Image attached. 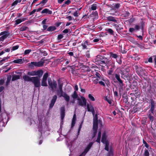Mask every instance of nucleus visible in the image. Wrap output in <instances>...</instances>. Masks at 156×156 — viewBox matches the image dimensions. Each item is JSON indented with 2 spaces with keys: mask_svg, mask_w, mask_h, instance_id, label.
<instances>
[{
  "mask_svg": "<svg viewBox=\"0 0 156 156\" xmlns=\"http://www.w3.org/2000/svg\"><path fill=\"white\" fill-rule=\"evenodd\" d=\"M96 62H98L99 63L106 64L109 62V59L104 56L98 55L95 59Z\"/></svg>",
  "mask_w": 156,
  "mask_h": 156,
  "instance_id": "obj_1",
  "label": "nucleus"
},
{
  "mask_svg": "<svg viewBox=\"0 0 156 156\" xmlns=\"http://www.w3.org/2000/svg\"><path fill=\"white\" fill-rule=\"evenodd\" d=\"M45 58L44 57L42 58L41 60H43L44 61H43L41 60L38 62H32L30 63H29L28 64L30 68L33 67L34 66L38 67L43 66L44 63V61H47V59H44Z\"/></svg>",
  "mask_w": 156,
  "mask_h": 156,
  "instance_id": "obj_2",
  "label": "nucleus"
},
{
  "mask_svg": "<svg viewBox=\"0 0 156 156\" xmlns=\"http://www.w3.org/2000/svg\"><path fill=\"white\" fill-rule=\"evenodd\" d=\"M122 78L125 80H130V77L129 75V69H121L120 71Z\"/></svg>",
  "mask_w": 156,
  "mask_h": 156,
  "instance_id": "obj_3",
  "label": "nucleus"
},
{
  "mask_svg": "<svg viewBox=\"0 0 156 156\" xmlns=\"http://www.w3.org/2000/svg\"><path fill=\"white\" fill-rule=\"evenodd\" d=\"M134 67L136 73L140 76L143 77L144 76H147V73L141 67L137 65H135Z\"/></svg>",
  "mask_w": 156,
  "mask_h": 156,
  "instance_id": "obj_4",
  "label": "nucleus"
},
{
  "mask_svg": "<svg viewBox=\"0 0 156 156\" xmlns=\"http://www.w3.org/2000/svg\"><path fill=\"white\" fill-rule=\"evenodd\" d=\"M155 98L151 97L149 100L148 99L149 102L150 103L151 106L149 112H151L153 115L154 114V111L155 109L156 105V101H155Z\"/></svg>",
  "mask_w": 156,
  "mask_h": 156,
  "instance_id": "obj_5",
  "label": "nucleus"
},
{
  "mask_svg": "<svg viewBox=\"0 0 156 156\" xmlns=\"http://www.w3.org/2000/svg\"><path fill=\"white\" fill-rule=\"evenodd\" d=\"M43 72L42 70H39L37 71H32L28 72L27 74L31 76H38V77H41L43 75Z\"/></svg>",
  "mask_w": 156,
  "mask_h": 156,
  "instance_id": "obj_6",
  "label": "nucleus"
},
{
  "mask_svg": "<svg viewBox=\"0 0 156 156\" xmlns=\"http://www.w3.org/2000/svg\"><path fill=\"white\" fill-rule=\"evenodd\" d=\"M107 136L105 133H104L102 135L101 142L105 144V149L107 151H108L109 143L106 141Z\"/></svg>",
  "mask_w": 156,
  "mask_h": 156,
  "instance_id": "obj_7",
  "label": "nucleus"
},
{
  "mask_svg": "<svg viewBox=\"0 0 156 156\" xmlns=\"http://www.w3.org/2000/svg\"><path fill=\"white\" fill-rule=\"evenodd\" d=\"M31 82L34 83V86L36 87L40 88L41 86V82L40 77L38 76L33 77Z\"/></svg>",
  "mask_w": 156,
  "mask_h": 156,
  "instance_id": "obj_8",
  "label": "nucleus"
},
{
  "mask_svg": "<svg viewBox=\"0 0 156 156\" xmlns=\"http://www.w3.org/2000/svg\"><path fill=\"white\" fill-rule=\"evenodd\" d=\"M77 99L78 100L77 104L78 105L82 106L86 105L87 101L85 98L83 96H81L80 98H79Z\"/></svg>",
  "mask_w": 156,
  "mask_h": 156,
  "instance_id": "obj_9",
  "label": "nucleus"
},
{
  "mask_svg": "<svg viewBox=\"0 0 156 156\" xmlns=\"http://www.w3.org/2000/svg\"><path fill=\"white\" fill-rule=\"evenodd\" d=\"M48 83L52 90H53L54 88L56 89L57 87V83L56 81L54 80L52 82L51 79L48 80Z\"/></svg>",
  "mask_w": 156,
  "mask_h": 156,
  "instance_id": "obj_10",
  "label": "nucleus"
},
{
  "mask_svg": "<svg viewBox=\"0 0 156 156\" xmlns=\"http://www.w3.org/2000/svg\"><path fill=\"white\" fill-rule=\"evenodd\" d=\"M119 87L118 89L119 92L120 97L123 93V91L125 89V84L123 83V82L119 83Z\"/></svg>",
  "mask_w": 156,
  "mask_h": 156,
  "instance_id": "obj_11",
  "label": "nucleus"
},
{
  "mask_svg": "<svg viewBox=\"0 0 156 156\" xmlns=\"http://www.w3.org/2000/svg\"><path fill=\"white\" fill-rule=\"evenodd\" d=\"M144 22L143 21H142L140 23V26L138 24H136L135 25L134 28L136 32L138 31L140 28H141L142 30H143L144 29Z\"/></svg>",
  "mask_w": 156,
  "mask_h": 156,
  "instance_id": "obj_12",
  "label": "nucleus"
},
{
  "mask_svg": "<svg viewBox=\"0 0 156 156\" xmlns=\"http://www.w3.org/2000/svg\"><path fill=\"white\" fill-rule=\"evenodd\" d=\"M58 85L59 90H57V94L58 95H59V94H64L63 91L62 90V86L63 85V83H60V80H58Z\"/></svg>",
  "mask_w": 156,
  "mask_h": 156,
  "instance_id": "obj_13",
  "label": "nucleus"
},
{
  "mask_svg": "<svg viewBox=\"0 0 156 156\" xmlns=\"http://www.w3.org/2000/svg\"><path fill=\"white\" fill-rule=\"evenodd\" d=\"M57 99V96L56 95H54L51 101L49 104V108H52L53 107Z\"/></svg>",
  "mask_w": 156,
  "mask_h": 156,
  "instance_id": "obj_14",
  "label": "nucleus"
},
{
  "mask_svg": "<svg viewBox=\"0 0 156 156\" xmlns=\"http://www.w3.org/2000/svg\"><path fill=\"white\" fill-rule=\"evenodd\" d=\"M114 76L115 77V78H112V80H115L116 79L117 80V82L118 83L123 82V81L120 78V75L119 74L115 73L114 75Z\"/></svg>",
  "mask_w": 156,
  "mask_h": 156,
  "instance_id": "obj_15",
  "label": "nucleus"
},
{
  "mask_svg": "<svg viewBox=\"0 0 156 156\" xmlns=\"http://www.w3.org/2000/svg\"><path fill=\"white\" fill-rule=\"evenodd\" d=\"M61 120L64 119L65 116V108L64 106L62 107L60 109Z\"/></svg>",
  "mask_w": 156,
  "mask_h": 156,
  "instance_id": "obj_16",
  "label": "nucleus"
},
{
  "mask_svg": "<svg viewBox=\"0 0 156 156\" xmlns=\"http://www.w3.org/2000/svg\"><path fill=\"white\" fill-rule=\"evenodd\" d=\"M61 96L64 98L66 102H69L70 100V97L66 92H64V94H61L60 95V97Z\"/></svg>",
  "mask_w": 156,
  "mask_h": 156,
  "instance_id": "obj_17",
  "label": "nucleus"
},
{
  "mask_svg": "<svg viewBox=\"0 0 156 156\" xmlns=\"http://www.w3.org/2000/svg\"><path fill=\"white\" fill-rule=\"evenodd\" d=\"M118 19V18L112 16H110L107 17V20L109 21H112L115 23H117V20H116Z\"/></svg>",
  "mask_w": 156,
  "mask_h": 156,
  "instance_id": "obj_18",
  "label": "nucleus"
},
{
  "mask_svg": "<svg viewBox=\"0 0 156 156\" xmlns=\"http://www.w3.org/2000/svg\"><path fill=\"white\" fill-rule=\"evenodd\" d=\"M120 6V5L119 3H116L113 4L112 6V8L115 10V12H117Z\"/></svg>",
  "mask_w": 156,
  "mask_h": 156,
  "instance_id": "obj_19",
  "label": "nucleus"
},
{
  "mask_svg": "<svg viewBox=\"0 0 156 156\" xmlns=\"http://www.w3.org/2000/svg\"><path fill=\"white\" fill-rule=\"evenodd\" d=\"M89 45V44L87 40L83 42L81 44L83 49H87V46Z\"/></svg>",
  "mask_w": 156,
  "mask_h": 156,
  "instance_id": "obj_20",
  "label": "nucleus"
},
{
  "mask_svg": "<svg viewBox=\"0 0 156 156\" xmlns=\"http://www.w3.org/2000/svg\"><path fill=\"white\" fill-rule=\"evenodd\" d=\"M27 18H21V19H18L16 20L15 21V25H17L22 22L25 21V20H27Z\"/></svg>",
  "mask_w": 156,
  "mask_h": 156,
  "instance_id": "obj_21",
  "label": "nucleus"
},
{
  "mask_svg": "<svg viewBox=\"0 0 156 156\" xmlns=\"http://www.w3.org/2000/svg\"><path fill=\"white\" fill-rule=\"evenodd\" d=\"M33 78V77H30L27 75H25L23 76V79L25 81L31 82Z\"/></svg>",
  "mask_w": 156,
  "mask_h": 156,
  "instance_id": "obj_22",
  "label": "nucleus"
},
{
  "mask_svg": "<svg viewBox=\"0 0 156 156\" xmlns=\"http://www.w3.org/2000/svg\"><path fill=\"white\" fill-rule=\"evenodd\" d=\"M108 151V152L107 154L108 156H113L114 155V150L112 147H110L109 151Z\"/></svg>",
  "mask_w": 156,
  "mask_h": 156,
  "instance_id": "obj_23",
  "label": "nucleus"
},
{
  "mask_svg": "<svg viewBox=\"0 0 156 156\" xmlns=\"http://www.w3.org/2000/svg\"><path fill=\"white\" fill-rule=\"evenodd\" d=\"M41 13L51 14L52 13V12L48 9H44L42 10Z\"/></svg>",
  "mask_w": 156,
  "mask_h": 156,
  "instance_id": "obj_24",
  "label": "nucleus"
},
{
  "mask_svg": "<svg viewBox=\"0 0 156 156\" xmlns=\"http://www.w3.org/2000/svg\"><path fill=\"white\" fill-rule=\"evenodd\" d=\"M112 25L115 27V28L116 29V30L117 31H119L121 30H122L123 29V28L122 27H120L119 25L117 24H115L113 23L112 24Z\"/></svg>",
  "mask_w": 156,
  "mask_h": 156,
  "instance_id": "obj_25",
  "label": "nucleus"
},
{
  "mask_svg": "<svg viewBox=\"0 0 156 156\" xmlns=\"http://www.w3.org/2000/svg\"><path fill=\"white\" fill-rule=\"evenodd\" d=\"M76 115L74 114L73 118L72 119V122L71 124V127H73L75 126L76 123Z\"/></svg>",
  "mask_w": 156,
  "mask_h": 156,
  "instance_id": "obj_26",
  "label": "nucleus"
},
{
  "mask_svg": "<svg viewBox=\"0 0 156 156\" xmlns=\"http://www.w3.org/2000/svg\"><path fill=\"white\" fill-rule=\"evenodd\" d=\"M109 54L110 57L114 58H118L119 57V56L118 54H115L112 52H110Z\"/></svg>",
  "mask_w": 156,
  "mask_h": 156,
  "instance_id": "obj_27",
  "label": "nucleus"
},
{
  "mask_svg": "<svg viewBox=\"0 0 156 156\" xmlns=\"http://www.w3.org/2000/svg\"><path fill=\"white\" fill-rule=\"evenodd\" d=\"M56 28L55 26H51L48 28L47 30L49 32L53 31L56 30Z\"/></svg>",
  "mask_w": 156,
  "mask_h": 156,
  "instance_id": "obj_28",
  "label": "nucleus"
},
{
  "mask_svg": "<svg viewBox=\"0 0 156 156\" xmlns=\"http://www.w3.org/2000/svg\"><path fill=\"white\" fill-rule=\"evenodd\" d=\"M95 75L99 79H100L101 80H103L104 81H105L103 76H101L99 73L97 72H96Z\"/></svg>",
  "mask_w": 156,
  "mask_h": 156,
  "instance_id": "obj_29",
  "label": "nucleus"
},
{
  "mask_svg": "<svg viewBox=\"0 0 156 156\" xmlns=\"http://www.w3.org/2000/svg\"><path fill=\"white\" fill-rule=\"evenodd\" d=\"M98 122L93 121V129L97 130L98 129Z\"/></svg>",
  "mask_w": 156,
  "mask_h": 156,
  "instance_id": "obj_30",
  "label": "nucleus"
},
{
  "mask_svg": "<svg viewBox=\"0 0 156 156\" xmlns=\"http://www.w3.org/2000/svg\"><path fill=\"white\" fill-rule=\"evenodd\" d=\"M130 13L128 11H126L122 14V16L124 18H128L130 15Z\"/></svg>",
  "mask_w": 156,
  "mask_h": 156,
  "instance_id": "obj_31",
  "label": "nucleus"
},
{
  "mask_svg": "<svg viewBox=\"0 0 156 156\" xmlns=\"http://www.w3.org/2000/svg\"><path fill=\"white\" fill-rule=\"evenodd\" d=\"M101 131L100 130L99 131L98 134V136L97 140H96V142H97L98 143H100L101 138Z\"/></svg>",
  "mask_w": 156,
  "mask_h": 156,
  "instance_id": "obj_32",
  "label": "nucleus"
},
{
  "mask_svg": "<svg viewBox=\"0 0 156 156\" xmlns=\"http://www.w3.org/2000/svg\"><path fill=\"white\" fill-rule=\"evenodd\" d=\"M80 68H82V69L85 70V72H90L91 70L89 67L86 66H83V67H81Z\"/></svg>",
  "mask_w": 156,
  "mask_h": 156,
  "instance_id": "obj_33",
  "label": "nucleus"
},
{
  "mask_svg": "<svg viewBox=\"0 0 156 156\" xmlns=\"http://www.w3.org/2000/svg\"><path fill=\"white\" fill-rule=\"evenodd\" d=\"M47 80L42 79L41 81V86L44 87H47L48 86Z\"/></svg>",
  "mask_w": 156,
  "mask_h": 156,
  "instance_id": "obj_34",
  "label": "nucleus"
},
{
  "mask_svg": "<svg viewBox=\"0 0 156 156\" xmlns=\"http://www.w3.org/2000/svg\"><path fill=\"white\" fill-rule=\"evenodd\" d=\"M97 6L98 5L97 4L95 3L91 5L90 8L89 9H90L91 10H95L98 8Z\"/></svg>",
  "mask_w": 156,
  "mask_h": 156,
  "instance_id": "obj_35",
  "label": "nucleus"
},
{
  "mask_svg": "<svg viewBox=\"0 0 156 156\" xmlns=\"http://www.w3.org/2000/svg\"><path fill=\"white\" fill-rule=\"evenodd\" d=\"M104 100L108 102L109 104H111L112 103V100L110 99V97H108V96H105Z\"/></svg>",
  "mask_w": 156,
  "mask_h": 156,
  "instance_id": "obj_36",
  "label": "nucleus"
},
{
  "mask_svg": "<svg viewBox=\"0 0 156 156\" xmlns=\"http://www.w3.org/2000/svg\"><path fill=\"white\" fill-rule=\"evenodd\" d=\"M12 62L15 63L21 64L23 63V62L22 61V59L18 58L16 60H14Z\"/></svg>",
  "mask_w": 156,
  "mask_h": 156,
  "instance_id": "obj_37",
  "label": "nucleus"
},
{
  "mask_svg": "<svg viewBox=\"0 0 156 156\" xmlns=\"http://www.w3.org/2000/svg\"><path fill=\"white\" fill-rule=\"evenodd\" d=\"M20 79V76L18 75H15L12 76V81H14Z\"/></svg>",
  "mask_w": 156,
  "mask_h": 156,
  "instance_id": "obj_38",
  "label": "nucleus"
},
{
  "mask_svg": "<svg viewBox=\"0 0 156 156\" xmlns=\"http://www.w3.org/2000/svg\"><path fill=\"white\" fill-rule=\"evenodd\" d=\"M89 150L90 149L89 148L86 147L83 152L79 156H84Z\"/></svg>",
  "mask_w": 156,
  "mask_h": 156,
  "instance_id": "obj_39",
  "label": "nucleus"
},
{
  "mask_svg": "<svg viewBox=\"0 0 156 156\" xmlns=\"http://www.w3.org/2000/svg\"><path fill=\"white\" fill-rule=\"evenodd\" d=\"M105 30L108 33H109L111 35H114V31L111 29L107 28L105 29Z\"/></svg>",
  "mask_w": 156,
  "mask_h": 156,
  "instance_id": "obj_40",
  "label": "nucleus"
},
{
  "mask_svg": "<svg viewBox=\"0 0 156 156\" xmlns=\"http://www.w3.org/2000/svg\"><path fill=\"white\" fill-rule=\"evenodd\" d=\"M148 117L149 118V119L151 122H152L154 120V117L150 113L148 115Z\"/></svg>",
  "mask_w": 156,
  "mask_h": 156,
  "instance_id": "obj_41",
  "label": "nucleus"
},
{
  "mask_svg": "<svg viewBox=\"0 0 156 156\" xmlns=\"http://www.w3.org/2000/svg\"><path fill=\"white\" fill-rule=\"evenodd\" d=\"M135 45L141 49H143L144 48V44H139L136 42Z\"/></svg>",
  "mask_w": 156,
  "mask_h": 156,
  "instance_id": "obj_42",
  "label": "nucleus"
},
{
  "mask_svg": "<svg viewBox=\"0 0 156 156\" xmlns=\"http://www.w3.org/2000/svg\"><path fill=\"white\" fill-rule=\"evenodd\" d=\"M72 97L74 99H76L78 97V94L76 91H75L73 94L72 95Z\"/></svg>",
  "mask_w": 156,
  "mask_h": 156,
  "instance_id": "obj_43",
  "label": "nucleus"
},
{
  "mask_svg": "<svg viewBox=\"0 0 156 156\" xmlns=\"http://www.w3.org/2000/svg\"><path fill=\"white\" fill-rule=\"evenodd\" d=\"M149 155L150 154L148 150L145 149L143 153V155L144 156H149Z\"/></svg>",
  "mask_w": 156,
  "mask_h": 156,
  "instance_id": "obj_44",
  "label": "nucleus"
},
{
  "mask_svg": "<svg viewBox=\"0 0 156 156\" xmlns=\"http://www.w3.org/2000/svg\"><path fill=\"white\" fill-rule=\"evenodd\" d=\"M8 35V37L9 35V33L8 31H5L1 32L0 33V35Z\"/></svg>",
  "mask_w": 156,
  "mask_h": 156,
  "instance_id": "obj_45",
  "label": "nucleus"
},
{
  "mask_svg": "<svg viewBox=\"0 0 156 156\" xmlns=\"http://www.w3.org/2000/svg\"><path fill=\"white\" fill-rule=\"evenodd\" d=\"M88 98L89 99L92 101H94L95 100L94 97L91 94H89L88 95Z\"/></svg>",
  "mask_w": 156,
  "mask_h": 156,
  "instance_id": "obj_46",
  "label": "nucleus"
},
{
  "mask_svg": "<svg viewBox=\"0 0 156 156\" xmlns=\"http://www.w3.org/2000/svg\"><path fill=\"white\" fill-rule=\"evenodd\" d=\"M8 37V35H3L0 37V41H3Z\"/></svg>",
  "mask_w": 156,
  "mask_h": 156,
  "instance_id": "obj_47",
  "label": "nucleus"
},
{
  "mask_svg": "<svg viewBox=\"0 0 156 156\" xmlns=\"http://www.w3.org/2000/svg\"><path fill=\"white\" fill-rule=\"evenodd\" d=\"M91 15V16H94V18H95L96 16H98V13L96 11L95 12L93 11L92 12Z\"/></svg>",
  "mask_w": 156,
  "mask_h": 156,
  "instance_id": "obj_48",
  "label": "nucleus"
},
{
  "mask_svg": "<svg viewBox=\"0 0 156 156\" xmlns=\"http://www.w3.org/2000/svg\"><path fill=\"white\" fill-rule=\"evenodd\" d=\"M48 76V73L46 72L44 74V75L43 76L42 79L47 80Z\"/></svg>",
  "mask_w": 156,
  "mask_h": 156,
  "instance_id": "obj_49",
  "label": "nucleus"
},
{
  "mask_svg": "<svg viewBox=\"0 0 156 156\" xmlns=\"http://www.w3.org/2000/svg\"><path fill=\"white\" fill-rule=\"evenodd\" d=\"M128 97L127 95H125V98L124 99V101L126 104H128L129 102H128Z\"/></svg>",
  "mask_w": 156,
  "mask_h": 156,
  "instance_id": "obj_50",
  "label": "nucleus"
},
{
  "mask_svg": "<svg viewBox=\"0 0 156 156\" xmlns=\"http://www.w3.org/2000/svg\"><path fill=\"white\" fill-rule=\"evenodd\" d=\"M27 29H28L27 27L26 26H23L20 28V31H23L26 30Z\"/></svg>",
  "mask_w": 156,
  "mask_h": 156,
  "instance_id": "obj_51",
  "label": "nucleus"
},
{
  "mask_svg": "<svg viewBox=\"0 0 156 156\" xmlns=\"http://www.w3.org/2000/svg\"><path fill=\"white\" fill-rule=\"evenodd\" d=\"M19 47V45H17L12 47L11 49L12 51H13L17 49Z\"/></svg>",
  "mask_w": 156,
  "mask_h": 156,
  "instance_id": "obj_52",
  "label": "nucleus"
},
{
  "mask_svg": "<svg viewBox=\"0 0 156 156\" xmlns=\"http://www.w3.org/2000/svg\"><path fill=\"white\" fill-rule=\"evenodd\" d=\"M143 143L144 144V146L147 148H148L150 147V145L148 144L147 142L144 140V139L143 140Z\"/></svg>",
  "mask_w": 156,
  "mask_h": 156,
  "instance_id": "obj_53",
  "label": "nucleus"
},
{
  "mask_svg": "<svg viewBox=\"0 0 156 156\" xmlns=\"http://www.w3.org/2000/svg\"><path fill=\"white\" fill-rule=\"evenodd\" d=\"M111 9L109 10V12H110V14L114 15L115 13H116L117 12H115V10L113 9V8H112V7H111Z\"/></svg>",
  "mask_w": 156,
  "mask_h": 156,
  "instance_id": "obj_54",
  "label": "nucleus"
},
{
  "mask_svg": "<svg viewBox=\"0 0 156 156\" xmlns=\"http://www.w3.org/2000/svg\"><path fill=\"white\" fill-rule=\"evenodd\" d=\"M90 108H91V112L92 115H94L95 114V110L94 108L92 105L90 106Z\"/></svg>",
  "mask_w": 156,
  "mask_h": 156,
  "instance_id": "obj_55",
  "label": "nucleus"
},
{
  "mask_svg": "<svg viewBox=\"0 0 156 156\" xmlns=\"http://www.w3.org/2000/svg\"><path fill=\"white\" fill-rule=\"evenodd\" d=\"M31 51V49H27L24 52V55H27Z\"/></svg>",
  "mask_w": 156,
  "mask_h": 156,
  "instance_id": "obj_56",
  "label": "nucleus"
},
{
  "mask_svg": "<svg viewBox=\"0 0 156 156\" xmlns=\"http://www.w3.org/2000/svg\"><path fill=\"white\" fill-rule=\"evenodd\" d=\"M113 72V69L112 68H110V69L108 70V75H111L112 74Z\"/></svg>",
  "mask_w": 156,
  "mask_h": 156,
  "instance_id": "obj_57",
  "label": "nucleus"
},
{
  "mask_svg": "<svg viewBox=\"0 0 156 156\" xmlns=\"http://www.w3.org/2000/svg\"><path fill=\"white\" fill-rule=\"evenodd\" d=\"M93 121L98 122V116L97 114L95 115L94 116V117Z\"/></svg>",
  "mask_w": 156,
  "mask_h": 156,
  "instance_id": "obj_58",
  "label": "nucleus"
},
{
  "mask_svg": "<svg viewBox=\"0 0 156 156\" xmlns=\"http://www.w3.org/2000/svg\"><path fill=\"white\" fill-rule=\"evenodd\" d=\"M93 144V142H91L89 143V144L87 145V147L89 148V149H90L91 147L92 146Z\"/></svg>",
  "mask_w": 156,
  "mask_h": 156,
  "instance_id": "obj_59",
  "label": "nucleus"
},
{
  "mask_svg": "<svg viewBox=\"0 0 156 156\" xmlns=\"http://www.w3.org/2000/svg\"><path fill=\"white\" fill-rule=\"evenodd\" d=\"M114 92V94L115 96H116V97H119V95L117 89H116V90L115 91H114V89L113 90Z\"/></svg>",
  "mask_w": 156,
  "mask_h": 156,
  "instance_id": "obj_60",
  "label": "nucleus"
},
{
  "mask_svg": "<svg viewBox=\"0 0 156 156\" xmlns=\"http://www.w3.org/2000/svg\"><path fill=\"white\" fill-rule=\"evenodd\" d=\"M63 37V36L62 34H59L58 36L57 39L58 40H60Z\"/></svg>",
  "mask_w": 156,
  "mask_h": 156,
  "instance_id": "obj_61",
  "label": "nucleus"
},
{
  "mask_svg": "<svg viewBox=\"0 0 156 156\" xmlns=\"http://www.w3.org/2000/svg\"><path fill=\"white\" fill-rule=\"evenodd\" d=\"M9 57L7 56V57H4L1 60V62H4L6 61H7L8 60V59L9 58Z\"/></svg>",
  "mask_w": 156,
  "mask_h": 156,
  "instance_id": "obj_62",
  "label": "nucleus"
},
{
  "mask_svg": "<svg viewBox=\"0 0 156 156\" xmlns=\"http://www.w3.org/2000/svg\"><path fill=\"white\" fill-rule=\"evenodd\" d=\"M129 31L130 33H133L136 31L134 28L132 27H130L129 28Z\"/></svg>",
  "mask_w": 156,
  "mask_h": 156,
  "instance_id": "obj_63",
  "label": "nucleus"
},
{
  "mask_svg": "<svg viewBox=\"0 0 156 156\" xmlns=\"http://www.w3.org/2000/svg\"><path fill=\"white\" fill-rule=\"evenodd\" d=\"M154 57V66L155 67H156V55L153 56Z\"/></svg>",
  "mask_w": 156,
  "mask_h": 156,
  "instance_id": "obj_64",
  "label": "nucleus"
}]
</instances>
